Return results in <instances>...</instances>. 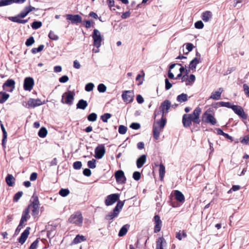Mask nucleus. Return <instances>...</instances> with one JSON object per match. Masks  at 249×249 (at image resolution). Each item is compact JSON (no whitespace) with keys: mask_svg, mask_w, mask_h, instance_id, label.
Segmentation results:
<instances>
[{"mask_svg":"<svg viewBox=\"0 0 249 249\" xmlns=\"http://www.w3.org/2000/svg\"><path fill=\"white\" fill-rule=\"evenodd\" d=\"M173 106L174 105H171V102L169 100H165L160 104V110L158 111H155V117L160 114H161L162 116L165 115L168 113L169 110L171 107Z\"/></svg>","mask_w":249,"mask_h":249,"instance_id":"f257e3e1","label":"nucleus"},{"mask_svg":"<svg viewBox=\"0 0 249 249\" xmlns=\"http://www.w3.org/2000/svg\"><path fill=\"white\" fill-rule=\"evenodd\" d=\"M70 223L74 224L77 226H81L83 224V216L81 213L77 212L72 214L69 219Z\"/></svg>","mask_w":249,"mask_h":249,"instance_id":"f03ea898","label":"nucleus"},{"mask_svg":"<svg viewBox=\"0 0 249 249\" xmlns=\"http://www.w3.org/2000/svg\"><path fill=\"white\" fill-rule=\"evenodd\" d=\"M74 95L75 93L73 91L66 92L62 96L61 103L70 106L73 103Z\"/></svg>","mask_w":249,"mask_h":249,"instance_id":"7ed1b4c3","label":"nucleus"},{"mask_svg":"<svg viewBox=\"0 0 249 249\" xmlns=\"http://www.w3.org/2000/svg\"><path fill=\"white\" fill-rule=\"evenodd\" d=\"M201 109L199 107H196L193 111L192 113L189 114L190 115V120L192 122L196 124H199L201 121L199 118L200 115L201 113Z\"/></svg>","mask_w":249,"mask_h":249,"instance_id":"20e7f679","label":"nucleus"},{"mask_svg":"<svg viewBox=\"0 0 249 249\" xmlns=\"http://www.w3.org/2000/svg\"><path fill=\"white\" fill-rule=\"evenodd\" d=\"M92 36L93 39L94 46L97 48H99L101 46V42L103 40L100 32L97 29H94Z\"/></svg>","mask_w":249,"mask_h":249,"instance_id":"39448f33","label":"nucleus"},{"mask_svg":"<svg viewBox=\"0 0 249 249\" xmlns=\"http://www.w3.org/2000/svg\"><path fill=\"white\" fill-rule=\"evenodd\" d=\"M134 93L133 90H124L123 91L122 97L126 104L130 103L133 101Z\"/></svg>","mask_w":249,"mask_h":249,"instance_id":"423d86ee","label":"nucleus"},{"mask_svg":"<svg viewBox=\"0 0 249 249\" xmlns=\"http://www.w3.org/2000/svg\"><path fill=\"white\" fill-rule=\"evenodd\" d=\"M29 213H30V206H28L23 212L22 217L20 219L19 224L18 225V228H17V230H20L22 228L23 224H24V223L27 221V219L30 217Z\"/></svg>","mask_w":249,"mask_h":249,"instance_id":"0eeeda50","label":"nucleus"},{"mask_svg":"<svg viewBox=\"0 0 249 249\" xmlns=\"http://www.w3.org/2000/svg\"><path fill=\"white\" fill-rule=\"evenodd\" d=\"M119 199V195L118 194H113L107 196L105 203L107 206L113 205Z\"/></svg>","mask_w":249,"mask_h":249,"instance_id":"6e6552de","label":"nucleus"},{"mask_svg":"<svg viewBox=\"0 0 249 249\" xmlns=\"http://www.w3.org/2000/svg\"><path fill=\"white\" fill-rule=\"evenodd\" d=\"M15 82L13 79H8L2 85L4 90L9 92L13 91L15 88Z\"/></svg>","mask_w":249,"mask_h":249,"instance_id":"1a4fd4ad","label":"nucleus"},{"mask_svg":"<svg viewBox=\"0 0 249 249\" xmlns=\"http://www.w3.org/2000/svg\"><path fill=\"white\" fill-rule=\"evenodd\" d=\"M42 104V101L39 99L30 98L27 103H26L25 106L27 108H34Z\"/></svg>","mask_w":249,"mask_h":249,"instance_id":"9d476101","label":"nucleus"},{"mask_svg":"<svg viewBox=\"0 0 249 249\" xmlns=\"http://www.w3.org/2000/svg\"><path fill=\"white\" fill-rule=\"evenodd\" d=\"M67 19L70 20L72 24H78L82 22V18L79 15H66Z\"/></svg>","mask_w":249,"mask_h":249,"instance_id":"9b49d317","label":"nucleus"},{"mask_svg":"<svg viewBox=\"0 0 249 249\" xmlns=\"http://www.w3.org/2000/svg\"><path fill=\"white\" fill-rule=\"evenodd\" d=\"M201 62V55L198 52L196 53V57H195L190 63L189 69L192 70H195L198 64Z\"/></svg>","mask_w":249,"mask_h":249,"instance_id":"f8f14e48","label":"nucleus"},{"mask_svg":"<svg viewBox=\"0 0 249 249\" xmlns=\"http://www.w3.org/2000/svg\"><path fill=\"white\" fill-rule=\"evenodd\" d=\"M105 152V146L103 145H100L95 149L94 157L96 159H100L104 156Z\"/></svg>","mask_w":249,"mask_h":249,"instance_id":"ddd939ff","label":"nucleus"},{"mask_svg":"<svg viewBox=\"0 0 249 249\" xmlns=\"http://www.w3.org/2000/svg\"><path fill=\"white\" fill-rule=\"evenodd\" d=\"M115 178L117 182L124 183L126 181V178L124 172L122 170H118L115 173Z\"/></svg>","mask_w":249,"mask_h":249,"instance_id":"4468645a","label":"nucleus"},{"mask_svg":"<svg viewBox=\"0 0 249 249\" xmlns=\"http://www.w3.org/2000/svg\"><path fill=\"white\" fill-rule=\"evenodd\" d=\"M231 109L233 111L243 119L247 118V115L245 114L243 108L237 105H232Z\"/></svg>","mask_w":249,"mask_h":249,"instance_id":"2eb2a0df","label":"nucleus"},{"mask_svg":"<svg viewBox=\"0 0 249 249\" xmlns=\"http://www.w3.org/2000/svg\"><path fill=\"white\" fill-rule=\"evenodd\" d=\"M205 117V122L207 123L211 124L212 125H214L216 123L215 118L208 111H206L203 114V118Z\"/></svg>","mask_w":249,"mask_h":249,"instance_id":"dca6fc26","label":"nucleus"},{"mask_svg":"<svg viewBox=\"0 0 249 249\" xmlns=\"http://www.w3.org/2000/svg\"><path fill=\"white\" fill-rule=\"evenodd\" d=\"M34 81L31 77H27L24 82V89L25 90L31 91L34 86Z\"/></svg>","mask_w":249,"mask_h":249,"instance_id":"f3484780","label":"nucleus"},{"mask_svg":"<svg viewBox=\"0 0 249 249\" xmlns=\"http://www.w3.org/2000/svg\"><path fill=\"white\" fill-rule=\"evenodd\" d=\"M155 227L154 232L157 233L160 231L162 222L160 219V217L158 215H156L154 216Z\"/></svg>","mask_w":249,"mask_h":249,"instance_id":"a211bd4d","label":"nucleus"},{"mask_svg":"<svg viewBox=\"0 0 249 249\" xmlns=\"http://www.w3.org/2000/svg\"><path fill=\"white\" fill-rule=\"evenodd\" d=\"M30 227H27L24 231L21 233V236L18 238V242L21 244H23L25 243L26 240L29 233H30Z\"/></svg>","mask_w":249,"mask_h":249,"instance_id":"6ab92c4d","label":"nucleus"},{"mask_svg":"<svg viewBox=\"0 0 249 249\" xmlns=\"http://www.w3.org/2000/svg\"><path fill=\"white\" fill-rule=\"evenodd\" d=\"M190 115L185 114L182 117V124L184 127H190L192 124V122L190 120Z\"/></svg>","mask_w":249,"mask_h":249,"instance_id":"aec40b11","label":"nucleus"},{"mask_svg":"<svg viewBox=\"0 0 249 249\" xmlns=\"http://www.w3.org/2000/svg\"><path fill=\"white\" fill-rule=\"evenodd\" d=\"M166 242L163 237H160L156 242V249H164V247L166 246Z\"/></svg>","mask_w":249,"mask_h":249,"instance_id":"412c9836","label":"nucleus"},{"mask_svg":"<svg viewBox=\"0 0 249 249\" xmlns=\"http://www.w3.org/2000/svg\"><path fill=\"white\" fill-rule=\"evenodd\" d=\"M223 91V89L222 88H219L217 91H213L210 97V99L218 100L220 99L221 94Z\"/></svg>","mask_w":249,"mask_h":249,"instance_id":"4be33fe9","label":"nucleus"},{"mask_svg":"<svg viewBox=\"0 0 249 249\" xmlns=\"http://www.w3.org/2000/svg\"><path fill=\"white\" fill-rule=\"evenodd\" d=\"M146 160V156L145 155H141L136 161L137 166L138 168H140L145 163Z\"/></svg>","mask_w":249,"mask_h":249,"instance_id":"5701e85b","label":"nucleus"},{"mask_svg":"<svg viewBox=\"0 0 249 249\" xmlns=\"http://www.w3.org/2000/svg\"><path fill=\"white\" fill-rule=\"evenodd\" d=\"M0 127H1V130L2 131V134H3V137H2V145L3 147H5V144H6V139H7V132L4 128L3 124H2V122L0 121Z\"/></svg>","mask_w":249,"mask_h":249,"instance_id":"b1692460","label":"nucleus"},{"mask_svg":"<svg viewBox=\"0 0 249 249\" xmlns=\"http://www.w3.org/2000/svg\"><path fill=\"white\" fill-rule=\"evenodd\" d=\"M174 194L176 200L179 202H183L185 200L184 196L183 194L178 190H175Z\"/></svg>","mask_w":249,"mask_h":249,"instance_id":"393cba45","label":"nucleus"},{"mask_svg":"<svg viewBox=\"0 0 249 249\" xmlns=\"http://www.w3.org/2000/svg\"><path fill=\"white\" fill-rule=\"evenodd\" d=\"M162 129L158 127V126H156V124H153V136H154V138L156 140H158L159 139L160 134V132L162 130Z\"/></svg>","mask_w":249,"mask_h":249,"instance_id":"a878e982","label":"nucleus"},{"mask_svg":"<svg viewBox=\"0 0 249 249\" xmlns=\"http://www.w3.org/2000/svg\"><path fill=\"white\" fill-rule=\"evenodd\" d=\"M201 18L204 22H208L212 18V13L209 11L203 12Z\"/></svg>","mask_w":249,"mask_h":249,"instance_id":"bb28decb","label":"nucleus"},{"mask_svg":"<svg viewBox=\"0 0 249 249\" xmlns=\"http://www.w3.org/2000/svg\"><path fill=\"white\" fill-rule=\"evenodd\" d=\"M166 122V118L164 117V116L161 115V119L154 123L153 124H156V126H158L160 128L163 129L165 125Z\"/></svg>","mask_w":249,"mask_h":249,"instance_id":"cd10ccee","label":"nucleus"},{"mask_svg":"<svg viewBox=\"0 0 249 249\" xmlns=\"http://www.w3.org/2000/svg\"><path fill=\"white\" fill-rule=\"evenodd\" d=\"M88 104L86 100L83 99L80 100L76 105V108L77 109H81L84 110L88 107Z\"/></svg>","mask_w":249,"mask_h":249,"instance_id":"c85d7f7f","label":"nucleus"},{"mask_svg":"<svg viewBox=\"0 0 249 249\" xmlns=\"http://www.w3.org/2000/svg\"><path fill=\"white\" fill-rule=\"evenodd\" d=\"M15 178L11 174H8L5 178V181L9 186H13L15 183Z\"/></svg>","mask_w":249,"mask_h":249,"instance_id":"c756f323","label":"nucleus"},{"mask_svg":"<svg viewBox=\"0 0 249 249\" xmlns=\"http://www.w3.org/2000/svg\"><path fill=\"white\" fill-rule=\"evenodd\" d=\"M129 227V225L128 224H126L124 225L120 229L118 236L120 237H122L125 235L128 231V229Z\"/></svg>","mask_w":249,"mask_h":249,"instance_id":"7c9ffc66","label":"nucleus"},{"mask_svg":"<svg viewBox=\"0 0 249 249\" xmlns=\"http://www.w3.org/2000/svg\"><path fill=\"white\" fill-rule=\"evenodd\" d=\"M188 97L187 94L181 93L177 96V100L181 103L187 101L188 100Z\"/></svg>","mask_w":249,"mask_h":249,"instance_id":"2f4dec72","label":"nucleus"},{"mask_svg":"<svg viewBox=\"0 0 249 249\" xmlns=\"http://www.w3.org/2000/svg\"><path fill=\"white\" fill-rule=\"evenodd\" d=\"M9 97V94L5 92H0V103L2 104L4 103Z\"/></svg>","mask_w":249,"mask_h":249,"instance_id":"473e14b6","label":"nucleus"},{"mask_svg":"<svg viewBox=\"0 0 249 249\" xmlns=\"http://www.w3.org/2000/svg\"><path fill=\"white\" fill-rule=\"evenodd\" d=\"M118 215V213L113 210L112 212H111L108 214L106 215L105 218L107 220H111L115 217H117Z\"/></svg>","mask_w":249,"mask_h":249,"instance_id":"72a5a7b5","label":"nucleus"},{"mask_svg":"<svg viewBox=\"0 0 249 249\" xmlns=\"http://www.w3.org/2000/svg\"><path fill=\"white\" fill-rule=\"evenodd\" d=\"M86 240L85 237L83 235H80L78 234L76 236L75 238L73 241V243L74 244H78L82 241H85Z\"/></svg>","mask_w":249,"mask_h":249,"instance_id":"f704fd0d","label":"nucleus"},{"mask_svg":"<svg viewBox=\"0 0 249 249\" xmlns=\"http://www.w3.org/2000/svg\"><path fill=\"white\" fill-rule=\"evenodd\" d=\"M48 133L47 129L44 127H42L39 130L38 135L40 138H45Z\"/></svg>","mask_w":249,"mask_h":249,"instance_id":"c9c22d12","label":"nucleus"},{"mask_svg":"<svg viewBox=\"0 0 249 249\" xmlns=\"http://www.w3.org/2000/svg\"><path fill=\"white\" fill-rule=\"evenodd\" d=\"M165 167L164 165L162 163L160 164V168H159V175L160 177L161 180H162L164 175H165Z\"/></svg>","mask_w":249,"mask_h":249,"instance_id":"e433bc0d","label":"nucleus"},{"mask_svg":"<svg viewBox=\"0 0 249 249\" xmlns=\"http://www.w3.org/2000/svg\"><path fill=\"white\" fill-rule=\"evenodd\" d=\"M124 205V202L123 201H118V203H117L116 206H115V207L114 208L113 210L119 214V213H120L121 210L122 209Z\"/></svg>","mask_w":249,"mask_h":249,"instance_id":"4c0bfd02","label":"nucleus"},{"mask_svg":"<svg viewBox=\"0 0 249 249\" xmlns=\"http://www.w3.org/2000/svg\"><path fill=\"white\" fill-rule=\"evenodd\" d=\"M16 2V0H0V7L10 5Z\"/></svg>","mask_w":249,"mask_h":249,"instance_id":"58836bf2","label":"nucleus"},{"mask_svg":"<svg viewBox=\"0 0 249 249\" xmlns=\"http://www.w3.org/2000/svg\"><path fill=\"white\" fill-rule=\"evenodd\" d=\"M30 207L32 208L31 213L32 215L34 217H36L39 213V207L30 206Z\"/></svg>","mask_w":249,"mask_h":249,"instance_id":"ea45409f","label":"nucleus"},{"mask_svg":"<svg viewBox=\"0 0 249 249\" xmlns=\"http://www.w3.org/2000/svg\"><path fill=\"white\" fill-rule=\"evenodd\" d=\"M33 201L32 202V204L29 205V206H36V207H39V202L38 200V198L37 196H33Z\"/></svg>","mask_w":249,"mask_h":249,"instance_id":"a19ab883","label":"nucleus"},{"mask_svg":"<svg viewBox=\"0 0 249 249\" xmlns=\"http://www.w3.org/2000/svg\"><path fill=\"white\" fill-rule=\"evenodd\" d=\"M42 25V24L41 21H35L32 23L31 27L33 29L36 30L41 27Z\"/></svg>","mask_w":249,"mask_h":249,"instance_id":"79ce46f5","label":"nucleus"},{"mask_svg":"<svg viewBox=\"0 0 249 249\" xmlns=\"http://www.w3.org/2000/svg\"><path fill=\"white\" fill-rule=\"evenodd\" d=\"M29 13V11L25 7L24 10L17 16V18H23L25 17Z\"/></svg>","mask_w":249,"mask_h":249,"instance_id":"37998d69","label":"nucleus"},{"mask_svg":"<svg viewBox=\"0 0 249 249\" xmlns=\"http://www.w3.org/2000/svg\"><path fill=\"white\" fill-rule=\"evenodd\" d=\"M44 45H40L38 48H34L31 50V52L33 54H36L37 53L42 51L44 49Z\"/></svg>","mask_w":249,"mask_h":249,"instance_id":"c03bdc74","label":"nucleus"},{"mask_svg":"<svg viewBox=\"0 0 249 249\" xmlns=\"http://www.w3.org/2000/svg\"><path fill=\"white\" fill-rule=\"evenodd\" d=\"M111 117V114L108 113H105L101 117V120L103 122L107 123L109 119Z\"/></svg>","mask_w":249,"mask_h":249,"instance_id":"a18cd8bd","label":"nucleus"},{"mask_svg":"<svg viewBox=\"0 0 249 249\" xmlns=\"http://www.w3.org/2000/svg\"><path fill=\"white\" fill-rule=\"evenodd\" d=\"M59 194L62 196L65 197L70 194V191L68 189H61L59 191Z\"/></svg>","mask_w":249,"mask_h":249,"instance_id":"49530a36","label":"nucleus"},{"mask_svg":"<svg viewBox=\"0 0 249 249\" xmlns=\"http://www.w3.org/2000/svg\"><path fill=\"white\" fill-rule=\"evenodd\" d=\"M97 114L95 113H92L88 116V120L90 122H94L97 119Z\"/></svg>","mask_w":249,"mask_h":249,"instance_id":"de8ad7c7","label":"nucleus"},{"mask_svg":"<svg viewBox=\"0 0 249 249\" xmlns=\"http://www.w3.org/2000/svg\"><path fill=\"white\" fill-rule=\"evenodd\" d=\"M48 36L51 39L53 40H57L59 38L58 36L55 35V33L52 31L50 32Z\"/></svg>","mask_w":249,"mask_h":249,"instance_id":"09e8293b","label":"nucleus"},{"mask_svg":"<svg viewBox=\"0 0 249 249\" xmlns=\"http://www.w3.org/2000/svg\"><path fill=\"white\" fill-rule=\"evenodd\" d=\"M118 131L121 134H124L127 131V127L124 125H121L119 126Z\"/></svg>","mask_w":249,"mask_h":249,"instance_id":"8fccbe9b","label":"nucleus"},{"mask_svg":"<svg viewBox=\"0 0 249 249\" xmlns=\"http://www.w3.org/2000/svg\"><path fill=\"white\" fill-rule=\"evenodd\" d=\"M98 90L100 92H105L107 90V87L104 84H100L97 87Z\"/></svg>","mask_w":249,"mask_h":249,"instance_id":"3c124183","label":"nucleus"},{"mask_svg":"<svg viewBox=\"0 0 249 249\" xmlns=\"http://www.w3.org/2000/svg\"><path fill=\"white\" fill-rule=\"evenodd\" d=\"M35 42L34 38L33 36H31L29 38H28L25 42V45L27 46H30L33 45Z\"/></svg>","mask_w":249,"mask_h":249,"instance_id":"603ef678","label":"nucleus"},{"mask_svg":"<svg viewBox=\"0 0 249 249\" xmlns=\"http://www.w3.org/2000/svg\"><path fill=\"white\" fill-rule=\"evenodd\" d=\"M88 166L89 168L94 169L96 167V160L92 159L88 162Z\"/></svg>","mask_w":249,"mask_h":249,"instance_id":"864d4df0","label":"nucleus"},{"mask_svg":"<svg viewBox=\"0 0 249 249\" xmlns=\"http://www.w3.org/2000/svg\"><path fill=\"white\" fill-rule=\"evenodd\" d=\"M94 85L92 83H89L85 86V90L87 91H91L93 90Z\"/></svg>","mask_w":249,"mask_h":249,"instance_id":"5fc2aeb1","label":"nucleus"},{"mask_svg":"<svg viewBox=\"0 0 249 249\" xmlns=\"http://www.w3.org/2000/svg\"><path fill=\"white\" fill-rule=\"evenodd\" d=\"M82 162L80 161H77L73 163V167L74 169L79 170L82 167Z\"/></svg>","mask_w":249,"mask_h":249,"instance_id":"6e6d98bb","label":"nucleus"},{"mask_svg":"<svg viewBox=\"0 0 249 249\" xmlns=\"http://www.w3.org/2000/svg\"><path fill=\"white\" fill-rule=\"evenodd\" d=\"M195 27L196 29H202L204 27L203 23L201 20L197 21L195 23Z\"/></svg>","mask_w":249,"mask_h":249,"instance_id":"4d7b16f0","label":"nucleus"},{"mask_svg":"<svg viewBox=\"0 0 249 249\" xmlns=\"http://www.w3.org/2000/svg\"><path fill=\"white\" fill-rule=\"evenodd\" d=\"M195 79H196V77H195V75L191 74L190 75L189 78H188L186 79V80L188 81V82L186 83V86L189 85L190 82H193V83L194 82V81H195Z\"/></svg>","mask_w":249,"mask_h":249,"instance_id":"13d9d810","label":"nucleus"},{"mask_svg":"<svg viewBox=\"0 0 249 249\" xmlns=\"http://www.w3.org/2000/svg\"><path fill=\"white\" fill-rule=\"evenodd\" d=\"M243 89L245 92V94L249 98V86L246 84H243Z\"/></svg>","mask_w":249,"mask_h":249,"instance_id":"bf43d9fd","label":"nucleus"},{"mask_svg":"<svg viewBox=\"0 0 249 249\" xmlns=\"http://www.w3.org/2000/svg\"><path fill=\"white\" fill-rule=\"evenodd\" d=\"M133 178L135 180H139L141 178V174L139 172L135 171L133 174Z\"/></svg>","mask_w":249,"mask_h":249,"instance_id":"052dcab7","label":"nucleus"},{"mask_svg":"<svg viewBox=\"0 0 249 249\" xmlns=\"http://www.w3.org/2000/svg\"><path fill=\"white\" fill-rule=\"evenodd\" d=\"M130 127L133 129L137 130L141 127V125L139 123H133L130 125Z\"/></svg>","mask_w":249,"mask_h":249,"instance_id":"680f3d73","label":"nucleus"},{"mask_svg":"<svg viewBox=\"0 0 249 249\" xmlns=\"http://www.w3.org/2000/svg\"><path fill=\"white\" fill-rule=\"evenodd\" d=\"M165 89L166 90H169V89H170L172 86V84L170 83V82L169 81V80L167 79V78H166L165 79Z\"/></svg>","mask_w":249,"mask_h":249,"instance_id":"e2e57ef3","label":"nucleus"},{"mask_svg":"<svg viewBox=\"0 0 249 249\" xmlns=\"http://www.w3.org/2000/svg\"><path fill=\"white\" fill-rule=\"evenodd\" d=\"M219 104L222 107H225L228 108H231L232 105H231V103L230 102H219Z\"/></svg>","mask_w":249,"mask_h":249,"instance_id":"0e129e2a","label":"nucleus"},{"mask_svg":"<svg viewBox=\"0 0 249 249\" xmlns=\"http://www.w3.org/2000/svg\"><path fill=\"white\" fill-rule=\"evenodd\" d=\"M68 80H69V77L67 75L62 76L59 79V81L60 83H63L67 82V81H68Z\"/></svg>","mask_w":249,"mask_h":249,"instance_id":"69168bd1","label":"nucleus"},{"mask_svg":"<svg viewBox=\"0 0 249 249\" xmlns=\"http://www.w3.org/2000/svg\"><path fill=\"white\" fill-rule=\"evenodd\" d=\"M38 241L37 239L31 245L29 249H36L38 246Z\"/></svg>","mask_w":249,"mask_h":249,"instance_id":"338daca9","label":"nucleus"},{"mask_svg":"<svg viewBox=\"0 0 249 249\" xmlns=\"http://www.w3.org/2000/svg\"><path fill=\"white\" fill-rule=\"evenodd\" d=\"M83 174L86 177H89L91 174V171L88 168L85 169L83 170Z\"/></svg>","mask_w":249,"mask_h":249,"instance_id":"774afa93","label":"nucleus"}]
</instances>
